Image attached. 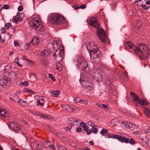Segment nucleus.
Here are the masks:
<instances>
[{"instance_id":"f257e3e1","label":"nucleus","mask_w":150,"mask_h":150,"mask_svg":"<svg viewBox=\"0 0 150 150\" xmlns=\"http://www.w3.org/2000/svg\"><path fill=\"white\" fill-rule=\"evenodd\" d=\"M87 48L89 52L91 59H94L95 58L101 57L100 52L94 42L89 43L87 46Z\"/></svg>"},{"instance_id":"f03ea898","label":"nucleus","mask_w":150,"mask_h":150,"mask_svg":"<svg viewBox=\"0 0 150 150\" xmlns=\"http://www.w3.org/2000/svg\"><path fill=\"white\" fill-rule=\"evenodd\" d=\"M134 52L138 55L142 57L143 59L148 58L150 54V50L146 45H139L135 48Z\"/></svg>"},{"instance_id":"7ed1b4c3","label":"nucleus","mask_w":150,"mask_h":150,"mask_svg":"<svg viewBox=\"0 0 150 150\" xmlns=\"http://www.w3.org/2000/svg\"><path fill=\"white\" fill-rule=\"evenodd\" d=\"M30 25L37 33L42 32L44 30V28L41 23L40 19L38 17H35L32 19L30 21Z\"/></svg>"},{"instance_id":"20e7f679","label":"nucleus","mask_w":150,"mask_h":150,"mask_svg":"<svg viewBox=\"0 0 150 150\" xmlns=\"http://www.w3.org/2000/svg\"><path fill=\"white\" fill-rule=\"evenodd\" d=\"M52 24L56 25L62 24L65 22L64 18L60 15L55 13L52 14L50 18Z\"/></svg>"},{"instance_id":"39448f33","label":"nucleus","mask_w":150,"mask_h":150,"mask_svg":"<svg viewBox=\"0 0 150 150\" xmlns=\"http://www.w3.org/2000/svg\"><path fill=\"white\" fill-rule=\"evenodd\" d=\"M58 48L55 50V52L53 54V56L57 62H60L63 58L64 47L62 45H58Z\"/></svg>"},{"instance_id":"423d86ee","label":"nucleus","mask_w":150,"mask_h":150,"mask_svg":"<svg viewBox=\"0 0 150 150\" xmlns=\"http://www.w3.org/2000/svg\"><path fill=\"white\" fill-rule=\"evenodd\" d=\"M131 96L132 99L134 103H137V106L139 104L142 105H147L149 103L147 101L144 99H140L139 97L134 93L132 92L131 93Z\"/></svg>"},{"instance_id":"0eeeda50","label":"nucleus","mask_w":150,"mask_h":150,"mask_svg":"<svg viewBox=\"0 0 150 150\" xmlns=\"http://www.w3.org/2000/svg\"><path fill=\"white\" fill-rule=\"evenodd\" d=\"M105 138H115L117 139L118 140L122 142L128 143L129 142V139L123 137L119 135L112 134L110 133H108L105 135Z\"/></svg>"},{"instance_id":"6e6552de","label":"nucleus","mask_w":150,"mask_h":150,"mask_svg":"<svg viewBox=\"0 0 150 150\" xmlns=\"http://www.w3.org/2000/svg\"><path fill=\"white\" fill-rule=\"evenodd\" d=\"M97 30V34L102 42L105 43L107 39V35L105 31L102 28H100Z\"/></svg>"},{"instance_id":"1a4fd4ad","label":"nucleus","mask_w":150,"mask_h":150,"mask_svg":"<svg viewBox=\"0 0 150 150\" xmlns=\"http://www.w3.org/2000/svg\"><path fill=\"white\" fill-rule=\"evenodd\" d=\"M8 126L9 127L11 126L12 127V129L15 133H21L22 132L21 127L15 122H11Z\"/></svg>"},{"instance_id":"9d476101","label":"nucleus","mask_w":150,"mask_h":150,"mask_svg":"<svg viewBox=\"0 0 150 150\" xmlns=\"http://www.w3.org/2000/svg\"><path fill=\"white\" fill-rule=\"evenodd\" d=\"M79 66L80 68L82 69V70L83 71L87 72L89 69L88 67V64L87 62L83 60L81 62H79Z\"/></svg>"},{"instance_id":"9b49d317","label":"nucleus","mask_w":150,"mask_h":150,"mask_svg":"<svg viewBox=\"0 0 150 150\" xmlns=\"http://www.w3.org/2000/svg\"><path fill=\"white\" fill-rule=\"evenodd\" d=\"M121 125L124 128L130 129L132 130H134L136 127L135 125L129 121L122 122Z\"/></svg>"},{"instance_id":"f8f14e48","label":"nucleus","mask_w":150,"mask_h":150,"mask_svg":"<svg viewBox=\"0 0 150 150\" xmlns=\"http://www.w3.org/2000/svg\"><path fill=\"white\" fill-rule=\"evenodd\" d=\"M80 126L83 128L84 130L87 132V129H89V127H91L92 128L95 126V124L91 121H88L86 122V124L81 122L80 123Z\"/></svg>"},{"instance_id":"ddd939ff","label":"nucleus","mask_w":150,"mask_h":150,"mask_svg":"<svg viewBox=\"0 0 150 150\" xmlns=\"http://www.w3.org/2000/svg\"><path fill=\"white\" fill-rule=\"evenodd\" d=\"M90 24L92 27L96 28H98L100 27V25L98 20L96 18H92L90 20Z\"/></svg>"},{"instance_id":"4468645a","label":"nucleus","mask_w":150,"mask_h":150,"mask_svg":"<svg viewBox=\"0 0 150 150\" xmlns=\"http://www.w3.org/2000/svg\"><path fill=\"white\" fill-rule=\"evenodd\" d=\"M70 121L71 122V123H69L67 127L65 128V129L67 131H69L71 129L72 126H74L73 124V122H79V119H77L73 118H70L69 119Z\"/></svg>"},{"instance_id":"2eb2a0df","label":"nucleus","mask_w":150,"mask_h":150,"mask_svg":"<svg viewBox=\"0 0 150 150\" xmlns=\"http://www.w3.org/2000/svg\"><path fill=\"white\" fill-rule=\"evenodd\" d=\"M11 84L10 81L8 79H3L0 80V85L2 86H9Z\"/></svg>"},{"instance_id":"dca6fc26","label":"nucleus","mask_w":150,"mask_h":150,"mask_svg":"<svg viewBox=\"0 0 150 150\" xmlns=\"http://www.w3.org/2000/svg\"><path fill=\"white\" fill-rule=\"evenodd\" d=\"M0 115L6 117H8L10 116L9 113L7 112L4 109L0 108Z\"/></svg>"},{"instance_id":"f3484780","label":"nucleus","mask_w":150,"mask_h":150,"mask_svg":"<svg viewBox=\"0 0 150 150\" xmlns=\"http://www.w3.org/2000/svg\"><path fill=\"white\" fill-rule=\"evenodd\" d=\"M98 130L96 127H93L91 129H87V133L88 134H91L92 132L94 134H96L98 133Z\"/></svg>"},{"instance_id":"a211bd4d","label":"nucleus","mask_w":150,"mask_h":150,"mask_svg":"<svg viewBox=\"0 0 150 150\" xmlns=\"http://www.w3.org/2000/svg\"><path fill=\"white\" fill-rule=\"evenodd\" d=\"M12 20L13 22H16L22 21V18L21 17L20 14H18L13 17Z\"/></svg>"},{"instance_id":"6ab92c4d","label":"nucleus","mask_w":150,"mask_h":150,"mask_svg":"<svg viewBox=\"0 0 150 150\" xmlns=\"http://www.w3.org/2000/svg\"><path fill=\"white\" fill-rule=\"evenodd\" d=\"M144 112L146 116L150 118V110L149 108L146 107H144Z\"/></svg>"},{"instance_id":"aec40b11","label":"nucleus","mask_w":150,"mask_h":150,"mask_svg":"<svg viewBox=\"0 0 150 150\" xmlns=\"http://www.w3.org/2000/svg\"><path fill=\"white\" fill-rule=\"evenodd\" d=\"M39 41V40L37 38L35 37L32 40L31 43L34 45H36L38 44Z\"/></svg>"},{"instance_id":"412c9836","label":"nucleus","mask_w":150,"mask_h":150,"mask_svg":"<svg viewBox=\"0 0 150 150\" xmlns=\"http://www.w3.org/2000/svg\"><path fill=\"white\" fill-rule=\"evenodd\" d=\"M126 47H128L129 49H134L135 47L134 45L131 42L128 41L126 43Z\"/></svg>"},{"instance_id":"4be33fe9","label":"nucleus","mask_w":150,"mask_h":150,"mask_svg":"<svg viewBox=\"0 0 150 150\" xmlns=\"http://www.w3.org/2000/svg\"><path fill=\"white\" fill-rule=\"evenodd\" d=\"M49 54V52L47 50H44L40 53V55L43 57L47 56Z\"/></svg>"},{"instance_id":"5701e85b","label":"nucleus","mask_w":150,"mask_h":150,"mask_svg":"<svg viewBox=\"0 0 150 150\" xmlns=\"http://www.w3.org/2000/svg\"><path fill=\"white\" fill-rule=\"evenodd\" d=\"M51 92L52 96L56 97H57L58 95L60 93V92L57 91H51Z\"/></svg>"},{"instance_id":"b1692460","label":"nucleus","mask_w":150,"mask_h":150,"mask_svg":"<svg viewBox=\"0 0 150 150\" xmlns=\"http://www.w3.org/2000/svg\"><path fill=\"white\" fill-rule=\"evenodd\" d=\"M62 65L60 63H58L56 65V68L59 71H60L62 70Z\"/></svg>"},{"instance_id":"393cba45","label":"nucleus","mask_w":150,"mask_h":150,"mask_svg":"<svg viewBox=\"0 0 150 150\" xmlns=\"http://www.w3.org/2000/svg\"><path fill=\"white\" fill-rule=\"evenodd\" d=\"M142 23L141 20H137L136 21V26L138 28H140L142 27Z\"/></svg>"},{"instance_id":"a878e982","label":"nucleus","mask_w":150,"mask_h":150,"mask_svg":"<svg viewBox=\"0 0 150 150\" xmlns=\"http://www.w3.org/2000/svg\"><path fill=\"white\" fill-rule=\"evenodd\" d=\"M15 103H18L20 99L17 95H15L11 99Z\"/></svg>"},{"instance_id":"bb28decb","label":"nucleus","mask_w":150,"mask_h":150,"mask_svg":"<svg viewBox=\"0 0 150 150\" xmlns=\"http://www.w3.org/2000/svg\"><path fill=\"white\" fill-rule=\"evenodd\" d=\"M95 77L99 78H101V74L100 72L98 71H96L95 72Z\"/></svg>"},{"instance_id":"cd10ccee","label":"nucleus","mask_w":150,"mask_h":150,"mask_svg":"<svg viewBox=\"0 0 150 150\" xmlns=\"http://www.w3.org/2000/svg\"><path fill=\"white\" fill-rule=\"evenodd\" d=\"M49 143V141L47 140H46L45 141V142L43 143V145L46 148H48L49 147H50L51 146V145H50V144H48Z\"/></svg>"},{"instance_id":"c85d7f7f","label":"nucleus","mask_w":150,"mask_h":150,"mask_svg":"<svg viewBox=\"0 0 150 150\" xmlns=\"http://www.w3.org/2000/svg\"><path fill=\"white\" fill-rule=\"evenodd\" d=\"M108 132V131L107 129H103L100 132V134L103 135L104 134H107Z\"/></svg>"},{"instance_id":"c756f323","label":"nucleus","mask_w":150,"mask_h":150,"mask_svg":"<svg viewBox=\"0 0 150 150\" xmlns=\"http://www.w3.org/2000/svg\"><path fill=\"white\" fill-rule=\"evenodd\" d=\"M18 103L20 105L22 106H25V102L22 99H19Z\"/></svg>"},{"instance_id":"7c9ffc66","label":"nucleus","mask_w":150,"mask_h":150,"mask_svg":"<svg viewBox=\"0 0 150 150\" xmlns=\"http://www.w3.org/2000/svg\"><path fill=\"white\" fill-rule=\"evenodd\" d=\"M57 150H66L65 147L61 145H58L57 146Z\"/></svg>"},{"instance_id":"2f4dec72","label":"nucleus","mask_w":150,"mask_h":150,"mask_svg":"<svg viewBox=\"0 0 150 150\" xmlns=\"http://www.w3.org/2000/svg\"><path fill=\"white\" fill-rule=\"evenodd\" d=\"M42 63L43 65L46 66L48 64V62L47 59H44L42 60Z\"/></svg>"},{"instance_id":"473e14b6","label":"nucleus","mask_w":150,"mask_h":150,"mask_svg":"<svg viewBox=\"0 0 150 150\" xmlns=\"http://www.w3.org/2000/svg\"><path fill=\"white\" fill-rule=\"evenodd\" d=\"M19 58L18 57L16 58L14 60V62L15 63H16L19 67H22V65L20 64L19 63Z\"/></svg>"},{"instance_id":"72a5a7b5","label":"nucleus","mask_w":150,"mask_h":150,"mask_svg":"<svg viewBox=\"0 0 150 150\" xmlns=\"http://www.w3.org/2000/svg\"><path fill=\"white\" fill-rule=\"evenodd\" d=\"M23 59L24 60H26L27 61H28V63L30 65H33V64H34V63L31 61H30L29 60H28V59H26V58H25V56H23Z\"/></svg>"},{"instance_id":"f704fd0d","label":"nucleus","mask_w":150,"mask_h":150,"mask_svg":"<svg viewBox=\"0 0 150 150\" xmlns=\"http://www.w3.org/2000/svg\"><path fill=\"white\" fill-rule=\"evenodd\" d=\"M149 129L148 127H144L143 129L144 133H148L149 132Z\"/></svg>"},{"instance_id":"c9c22d12","label":"nucleus","mask_w":150,"mask_h":150,"mask_svg":"<svg viewBox=\"0 0 150 150\" xmlns=\"http://www.w3.org/2000/svg\"><path fill=\"white\" fill-rule=\"evenodd\" d=\"M11 67V65L10 64H8L7 65L5 66L4 70L5 71L9 70Z\"/></svg>"},{"instance_id":"e433bc0d","label":"nucleus","mask_w":150,"mask_h":150,"mask_svg":"<svg viewBox=\"0 0 150 150\" xmlns=\"http://www.w3.org/2000/svg\"><path fill=\"white\" fill-rule=\"evenodd\" d=\"M135 129L134 130H137V131H135V132H134L133 133V134L135 135H136L138 134L139 131L140 129L136 126L135 127Z\"/></svg>"},{"instance_id":"4c0bfd02","label":"nucleus","mask_w":150,"mask_h":150,"mask_svg":"<svg viewBox=\"0 0 150 150\" xmlns=\"http://www.w3.org/2000/svg\"><path fill=\"white\" fill-rule=\"evenodd\" d=\"M24 91L25 92H26V91H28V93H31V94H33V95L35 94L36 93L35 92H34L33 91H32L31 90H28L27 89H25L24 90Z\"/></svg>"},{"instance_id":"58836bf2","label":"nucleus","mask_w":150,"mask_h":150,"mask_svg":"<svg viewBox=\"0 0 150 150\" xmlns=\"http://www.w3.org/2000/svg\"><path fill=\"white\" fill-rule=\"evenodd\" d=\"M48 76L53 81H55L56 79L52 74H48Z\"/></svg>"},{"instance_id":"ea45409f","label":"nucleus","mask_w":150,"mask_h":150,"mask_svg":"<svg viewBox=\"0 0 150 150\" xmlns=\"http://www.w3.org/2000/svg\"><path fill=\"white\" fill-rule=\"evenodd\" d=\"M12 26L11 25L10 23H7L5 25V27L6 28L8 29L9 28Z\"/></svg>"},{"instance_id":"a19ab883","label":"nucleus","mask_w":150,"mask_h":150,"mask_svg":"<svg viewBox=\"0 0 150 150\" xmlns=\"http://www.w3.org/2000/svg\"><path fill=\"white\" fill-rule=\"evenodd\" d=\"M141 6L142 8L146 10H147L149 9L150 7L149 6H147L145 4L142 5Z\"/></svg>"},{"instance_id":"79ce46f5","label":"nucleus","mask_w":150,"mask_h":150,"mask_svg":"<svg viewBox=\"0 0 150 150\" xmlns=\"http://www.w3.org/2000/svg\"><path fill=\"white\" fill-rule=\"evenodd\" d=\"M30 44V43H26L24 46L25 49L26 50L28 49Z\"/></svg>"},{"instance_id":"37998d69","label":"nucleus","mask_w":150,"mask_h":150,"mask_svg":"<svg viewBox=\"0 0 150 150\" xmlns=\"http://www.w3.org/2000/svg\"><path fill=\"white\" fill-rule=\"evenodd\" d=\"M74 102L76 103H80L81 100L79 98L76 97V98L74 99Z\"/></svg>"},{"instance_id":"c03bdc74","label":"nucleus","mask_w":150,"mask_h":150,"mask_svg":"<svg viewBox=\"0 0 150 150\" xmlns=\"http://www.w3.org/2000/svg\"><path fill=\"white\" fill-rule=\"evenodd\" d=\"M88 101L86 100H81L80 103L83 104H87L88 103Z\"/></svg>"},{"instance_id":"a18cd8bd","label":"nucleus","mask_w":150,"mask_h":150,"mask_svg":"<svg viewBox=\"0 0 150 150\" xmlns=\"http://www.w3.org/2000/svg\"><path fill=\"white\" fill-rule=\"evenodd\" d=\"M30 77H32L34 79H36V75L32 73L30 74Z\"/></svg>"},{"instance_id":"49530a36","label":"nucleus","mask_w":150,"mask_h":150,"mask_svg":"<svg viewBox=\"0 0 150 150\" xmlns=\"http://www.w3.org/2000/svg\"><path fill=\"white\" fill-rule=\"evenodd\" d=\"M28 82L27 81H25L22 83L21 82L20 83V85L21 86H22V85H24L25 86H27L28 85Z\"/></svg>"},{"instance_id":"de8ad7c7","label":"nucleus","mask_w":150,"mask_h":150,"mask_svg":"<svg viewBox=\"0 0 150 150\" xmlns=\"http://www.w3.org/2000/svg\"><path fill=\"white\" fill-rule=\"evenodd\" d=\"M129 143L131 144H133L135 143L134 140L133 139H130Z\"/></svg>"},{"instance_id":"09e8293b","label":"nucleus","mask_w":150,"mask_h":150,"mask_svg":"<svg viewBox=\"0 0 150 150\" xmlns=\"http://www.w3.org/2000/svg\"><path fill=\"white\" fill-rule=\"evenodd\" d=\"M9 6L8 4L5 5L3 6V8L4 9H8L9 8Z\"/></svg>"},{"instance_id":"8fccbe9b","label":"nucleus","mask_w":150,"mask_h":150,"mask_svg":"<svg viewBox=\"0 0 150 150\" xmlns=\"http://www.w3.org/2000/svg\"><path fill=\"white\" fill-rule=\"evenodd\" d=\"M41 146L40 144H38L36 146V148L37 150H40Z\"/></svg>"},{"instance_id":"3c124183","label":"nucleus","mask_w":150,"mask_h":150,"mask_svg":"<svg viewBox=\"0 0 150 150\" xmlns=\"http://www.w3.org/2000/svg\"><path fill=\"white\" fill-rule=\"evenodd\" d=\"M76 130L77 132H80L82 131V129L81 128L79 127L77 128Z\"/></svg>"},{"instance_id":"603ef678","label":"nucleus","mask_w":150,"mask_h":150,"mask_svg":"<svg viewBox=\"0 0 150 150\" xmlns=\"http://www.w3.org/2000/svg\"><path fill=\"white\" fill-rule=\"evenodd\" d=\"M14 44L16 47H18L19 46V45L18 42L16 41H15L14 42Z\"/></svg>"},{"instance_id":"864d4df0","label":"nucleus","mask_w":150,"mask_h":150,"mask_svg":"<svg viewBox=\"0 0 150 150\" xmlns=\"http://www.w3.org/2000/svg\"><path fill=\"white\" fill-rule=\"evenodd\" d=\"M108 106L107 105L104 104H102L101 108H104V109H106L107 108Z\"/></svg>"},{"instance_id":"5fc2aeb1","label":"nucleus","mask_w":150,"mask_h":150,"mask_svg":"<svg viewBox=\"0 0 150 150\" xmlns=\"http://www.w3.org/2000/svg\"><path fill=\"white\" fill-rule=\"evenodd\" d=\"M1 33H5L6 31V30L5 29V28H3L1 29Z\"/></svg>"},{"instance_id":"6e6d98bb","label":"nucleus","mask_w":150,"mask_h":150,"mask_svg":"<svg viewBox=\"0 0 150 150\" xmlns=\"http://www.w3.org/2000/svg\"><path fill=\"white\" fill-rule=\"evenodd\" d=\"M23 8L21 6H19L18 8V11H21L23 10Z\"/></svg>"},{"instance_id":"4d7b16f0","label":"nucleus","mask_w":150,"mask_h":150,"mask_svg":"<svg viewBox=\"0 0 150 150\" xmlns=\"http://www.w3.org/2000/svg\"><path fill=\"white\" fill-rule=\"evenodd\" d=\"M79 8L84 9L86 8V6L84 5H81L79 6Z\"/></svg>"},{"instance_id":"13d9d810","label":"nucleus","mask_w":150,"mask_h":150,"mask_svg":"<svg viewBox=\"0 0 150 150\" xmlns=\"http://www.w3.org/2000/svg\"><path fill=\"white\" fill-rule=\"evenodd\" d=\"M86 88H87L88 89L89 91H91L92 89L91 86H88L86 87Z\"/></svg>"},{"instance_id":"bf43d9fd","label":"nucleus","mask_w":150,"mask_h":150,"mask_svg":"<svg viewBox=\"0 0 150 150\" xmlns=\"http://www.w3.org/2000/svg\"><path fill=\"white\" fill-rule=\"evenodd\" d=\"M96 105L98 107H100V108H101L102 107V104H100L99 103H96Z\"/></svg>"},{"instance_id":"052dcab7","label":"nucleus","mask_w":150,"mask_h":150,"mask_svg":"<svg viewBox=\"0 0 150 150\" xmlns=\"http://www.w3.org/2000/svg\"><path fill=\"white\" fill-rule=\"evenodd\" d=\"M40 117L43 118H46L47 117V116L45 115L41 114L40 115Z\"/></svg>"},{"instance_id":"680f3d73","label":"nucleus","mask_w":150,"mask_h":150,"mask_svg":"<svg viewBox=\"0 0 150 150\" xmlns=\"http://www.w3.org/2000/svg\"><path fill=\"white\" fill-rule=\"evenodd\" d=\"M83 150H90L89 148L87 147H85L83 148Z\"/></svg>"},{"instance_id":"e2e57ef3","label":"nucleus","mask_w":150,"mask_h":150,"mask_svg":"<svg viewBox=\"0 0 150 150\" xmlns=\"http://www.w3.org/2000/svg\"><path fill=\"white\" fill-rule=\"evenodd\" d=\"M66 107H67V108H65V109L66 110H67L68 108H71V106L70 105H66Z\"/></svg>"},{"instance_id":"0e129e2a","label":"nucleus","mask_w":150,"mask_h":150,"mask_svg":"<svg viewBox=\"0 0 150 150\" xmlns=\"http://www.w3.org/2000/svg\"><path fill=\"white\" fill-rule=\"evenodd\" d=\"M53 150H55V147L54 145L51 146H50Z\"/></svg>"},{"instance_id":"69168bd1","label":"nucleus","mask_w":150,"mask_h":150,"mask_svg":"<svg viewBox=\"0 0 150 150\" xmlns=\"http://www.w3.org/2000/svg\"><path fill=\"white\" fill-rule=\"evenodd\" d=\"M146 4L147 5L150 4V0L147 1L146 2Z\"/></svg>"},{"instance_id":"338daca9","label":"nucleus","mask_w":150,"mask_h":150,"mask_svg":"<svg viewBox=\"0 0 150 150\" xmlns=\"http://www.w3.org/2000/svg\"><path fill=\"white\" fill-rule=\"evenodd\" d=\"M89 143L91 145H94V143L92 142V141L90 142H89Z\"/></svg>"},{"instance_id":"774afa93","label":"nucleus","mask_w":150,"mask_h":150,"mask_svg":"<svg viewBox=\"0 0 150 150\" xmlns=\"http://www.w3.org/2000/svg\"><path fill=\"white\" fill-rule=\"evenodd\" d=\"M138 3V1H134V5H137V4Z\"/></svg>"}]
</instances>
